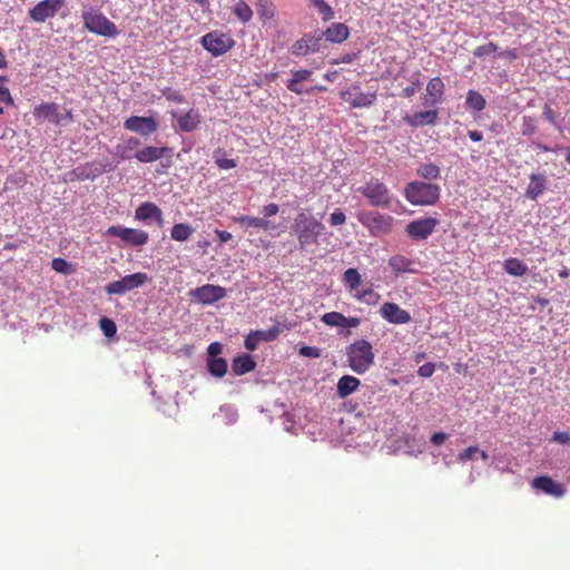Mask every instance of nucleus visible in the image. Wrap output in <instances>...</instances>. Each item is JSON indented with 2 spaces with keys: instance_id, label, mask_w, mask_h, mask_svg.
<instances>
[{
  "instance_id": "nucleus-35",
  "label": "nucleus",
  "mask_w": 570,
  "mask_h": 570,
  "mask_svg": "<svg viewBox=\"0 0 570 570\" xmlns=\"http://www.w3.org/2000/svg\"><path fill=\"white\" fill-rule=\"evenodd\" d=\"M416 174L425 180L438 179L441 175V169L438 165L432 163L421 164L416 168Z\"/></svg>"
},
{
  "instance_id": "nucleus-17",
  "label": "nucleus",
  "mask_w": 570,
  "mask_h": 570,
  "mask_svg": "<svg viewBox=\"0 0 570 570\" xmlns=\"http://www.w3.org/2000/svg\"><path fill=\"white\" fill-rule=\"evenodd\" d=\"M135 219L140 222L155 220L159 227L164 225L161 209L156 204L149 202H145L136 208Z\"/></svg>"
},
{
  "instance_id": "nucleus-12",
  "label": "nucleus",
  "mask_w": 570,
  "mask_h": 570,
  "mask_svg": "<svg viewBox=\"0 0 570 570\" xmlns=\"http://www.w3.org/2000/svg\"><path fill=\"white\" fill-rule=\"evenodd\" d=\"M159 122L153 116H131L124 121V128L140 136L148 137L158 130Z\"/></svg>"
},
{
  "instance_id": "nucleus-28",
  "label": "nucleus",
  "mask_w": 570,
  "mask_h": 570,
  "mask_svg": "<svg viewBox=\"0 0 570 570\" xmlns=\"http://www.w3.org/2000/svg\"><path fill=\"white\" fill-rule=\"evenodd\" d=\"M35 116L38 119L48 120L51 124L60 125L61 118L58 112V105L56 104H42L35 109Z\"/></svg>"
},
{
  "instance_id": "nucleus-31",
  "label": "nucleus",
  "mask_w": 570,
  "mask_h": 570,
  "mask_svg": "<svg viewBox=\"0 0 570 570\" xmlns=\"http://www.w3.org/2000/svg\"><path fill=\"white\" fill-rule=\"evenodd\" d=\"M235 220L242 226L263 229L265 232H268V230H272L275 228V225L271 220H267V219L261 218V217H252V216L242 215L239 217H236Z\"/></svg>"
},
{
  "instance_id": "nucleus-63",
  "label": "nucleus",
  "mask_w": 570,
  "mask_h": 570,
  "mask_svg": "<svg viewBox=\"0 0 570 570\" xmlns=\"http://www.w3.org/2000/svg\"><path fill=\"white\" fill-rule=\"evenodd\" d=\"M222 412H226L228 414L229 421L235 422L237 417V413L229 406H225L220 409Z\"/></svg>"
},
{
  "instance_id": "nucleus-22",
  "label": "nucleus",
  "mask_w": 570,
  "mask_h": 570,
  "mask_svg": "<svg viewBox=\"0 0 570 570\" xmlns=\"http://www.w3.org/2000/svg\"><path fill=\"white\" fill-rule=\"evenodd\" d=\"M389 266L395 273V275L410 273H417V269L414 267L415 262L410 259L401 254L393 255L389 258Z\"/></svg>"
},
{
  "instance_id": "nucleus-18",
  "label": "nucleus",
  "mask_w": 570,
  "mask_h": 570,
  "mask_svg": "<svg viewBox=\"0 0 570 570\" xmlns=\"http://www.w3.org/2000/svg\"><path fill=\"white\" fill-rule=\"evenodd\" d=\"M534 489L542 491L546 494L554 498H561L566 493V488L549 476H538L532 481Z\"/></svg>"
},
{
  "instance_id": "nucleus-55",
  "label": "nucleus",
  "mask_w": 570,
  "mask_h": 570,
  "mask_svg": "<svg viewBox=\"0 0 570 570\" xmlns=\"http://www.w3.org/2000/svg\"><path fill=\"white\" fill-rule=\"evenodd\" d=\"M552 441L561 443V444H568V443H570V433L557 431L552 435Z\"/></svg>"
},
{
  "instance_id": "nucleus-59",
  "label": "nucleus",
  "mask_w": 570,
  "mask_h": 570,
  "mask_svg": "<svg viewBox=\"0 0 570 570\" xmlns=\"http://www.w3.org/2000/svg\"><path fill=\"white\" fill-rule=\"evenodd\" d=\"M446 434L443 432H436L431 436V442L435 445H441L446 440Z\"/></svg>"
},
{
  "instance_id": "nucleus-1",
  "label": "nucleus",
  "mask_w": 570,
  "mask_h": 570,
  "mask_svg": "<svg viewBox=\"0 0 570 570\" xmlns=\"http://www.w3.org/2000/svg\"><path fill=\"white\" fill-rule=\"evenodd\" d=\"M441 187L436 184L413 180L404 187L405 199L414 206H432L438 203Z\"/></svg>"
},
{
  "instance_id": "nucleus-24",
  "label": "nucleus",
  "mask_w": 570,
  "mask_h": 570,
  "mask_svg": "<svg viewBox=\"0 0 570 570\" xmlns=\"http://www.w3.org/2000/svg\"><path fill=\"white\" fill-rule=\"evenodd\" d=\"M444 92V83L441 78H432L426 86V98L424 101L425 106H434L440 102L441 97Z\"/></svg>"
},
{
  "instance_id": "nucleus-61",
  "label": "nucleus",
  "mask_w": 570,
  "mask_h": 570,
  "mask_svg": "<svg viewBox=\"0 0 570 570\" xmlns=\"http://www.w3.org/2000/svg\"><path fill=\"white\" fill-rule=\"evenodd\" d=\"M500 57L507 58L510 60H515L518 58V52L515 49H508L499 53Z\"/></svg>"
},
{
  "instance_id": "nucleus-45",
  "label": "nucleus",
  "mask_w": 570,
  "mask_h": 570,
  "mask_svg": "<svg viewBox=\"0 0 570 570\" xmlns=\"http://www.w3.org/2000/svg\"><path fill=\"white\" fill-rule=\"evenodd\" d=\"M357 298L366 302L367 304H375L379 301L380 295L374 293L372 289H364L357 295Z\"/></svg>"
},
{
  "instance_id": "nucleus-54",
  "label": "nucleus",
  "mask_w": 570,
  "mask_h": 570,
  "mask_svg": "<svg viewBox=\"0 0 570 570\" xmlns=\"http://www.w3.org/2000/svg\"><path fill=\"white\" fill-rule=\"evenodd\" d=\"M215 163L220 169H232L236 167V161L229 158H217L215 156Z\"/></svg>"
},
{
  "instance_id": "nucleus-10",
  "label": "nucleus",
  "mask_w": 570,
  "mask_h": 570,
  "mask_svg": "<svg viewBox=\"0 0 570 570\" xmlns=\"http://www.w3.org/2000/svg\"><path fill=\"white\" fill-rule=\"evenodd\" d=\"M439 220L433 217H424L410 222L405 227L407 236L414 240H425L435 230Z\"/></svg>"
},
{
  "instance_id": "nucleus-21",
  "label": "nucleus",
  "mask_w": 570,
  "mask_h": 570,
  "mask_svg": "<svg viewBox=\"0 0 570 570\" xmlns=\"http://www.w3.org/2000/svg\"><path fill=\"white\" fill-rule=\"evenodd\" d=\"M548 187L547 176L542 173L531 174L530 183L525 190V197L535 200Z\"/></svg>"
},
{
  "instance_id": "nucleus-5",
  "label": "nucleus",
  "mask_w": 570,
  "mask_h": 570,
  "mask_svg": "<svg viewBox=\"0 0 570 570\" xmlns=\"http://www.w3.org/2000/svg\"><path fill=\"white\" fill-rule=\"evenodd\" d=\"M357 191L366 197L372 206L383 208L390 207V190L386 185L379 179H371L365 185L358 187Z\"/></svg>"
},
{
  "instance_id": "nucleus-46",
  "label": "nucleus",
  "mask_w": 570,
  "mask_h": 570,
  "mask_svg": "<svg viewBox=\"0 0 570 570\" xmlns=\"http://www.w3.org/2000/svg\"><path fill=\"white\" fill-rule=\"evenodd\" d=\"M51 266L58 273L67 274L69 272V263L63 258H53Z\"/></svg>"
},
{
  "instance_id": "nucleus-6",
  "label": "nucleus",
  "mask_w": 570,
  "mask_h": 570,
  "mask_svg": "<svg viewBox=\"0 0 570 570\" xmlns=\"http://www.w3.org/2000/svg\"><path fill=\"white\" fill-rule=\"evenodd\" d=\"M148 281V275L146 273H134L124 276L119 281L111 282L106 285L105 291L110 295H124L127 292L136 289Z\"/></svg>"
},
{
  "instance_id": "nucleus-48",
  "label": "nucleus",
  "mask_w": 570,
  "mask_h": 570,
  "mask_svg": "<svg viewBox=\"0 0 570 570\" xmlns=\"http://www.w3.org/2000/svg\"><path fill=\"white\" fill-rule=\"evenodd\" d=\"M299 354L305 357L318 358L321 356V350L315 346H303L299 348Z\"/></svg>"
},
{
  "instance_id": "nucleus-41",
  "label": "nucleus",
  "mask_w": 570,
  "mask_h": 570,
  "mask_svg": "<svg viewBox=\"0 0 570 570\" xmlns=\"http://www.w3.org/2000/svg\"><path fill=\"white\" fill-rule=\"evenodd\" d=\"M498 50L497 45L493 42H488L485 45L479 46L474 49L473 55L474 57L482 58L485 56H490L491 53L495 52Z\"/></svg>"
},
{
  "instance_id": "nucleus-64",
  "label": "nucleus",
  "mask_w": 570,
  "mask_h": 570,
  "mask_svg": "<svg viewBox=\"0 0 570 570\" xmlns=\"http://www.w3.org/2000/svg\"><path fill=\"white\" fill-rule=\"evenodd\" d=\"M415 92H416V87H415V85H412V86H409V87L404 88V89H403L402 95H403V97H405V98H410V97H412Z\"/></svg>"
},
{
  "instance_id": "nucleus-44",
  "label": "nucleus",
  "mask_w": 570,
  "mask_h": 570,
  "mask_svg": "<svg viewBox=\"0 0 570 570\" xmlns=\"http://www.w3.org/2000/svg\"><path fill=\"white\" fill-rule=\"evenodd\" d=\"M163 95L166 97L167 100L173 102L181 104L185 100L184 96L179 91L174 90L171 88H166L163 91Z\"/></svg>"
},
{
  "instance_id": "nucleus-20",
  "label": "nucleus",
  "mask_w": 570,
  "mask_h": 570,
  "mask_svg": "<svg viewBox=\"0 0 570 570\" xmlns=\"http://www.w3.org/2000/svg\"><path fill=\"white\" fill-rule=\"evenodd\" d=\"M350 35L348 27L342 22L332 23L325 31L320 33L323 40L332 43H342Z\"/></svg>"
},
{
  "instance_id": "nucleus-40",
  "label": "nucleus",
  "mask_w": 570,
  "mask_h": 570,
  "mask_svg": "<svg viewBox=\"0 0 570 570\" xmlns=\"http://www.w3.org/2000/svg\"><path fill=\"white\" fill-rule=\"evenodd\" d=\"M99 324L106 337H112L116 335L117 326L112 320L104 317L100 320Z\"/></svg>"
},
{
  "instance_id": "nucleus-39",
  "label": "nucleus",
  "mask_w": 570,
  "mask_h": 570,
  "mask_svg": "<svg viewBox=\"0 0 570 570\" xmlns=\"http://www.w3.org/2000/svg\"><path fill=\"white\" fill-rule=\"evenodd\" d=\"M343 281L350 289L357 288L362 283V277L357 269L348 268L343 274Z\"/></svg>"
},
{
  "instance_id": "nucleus-26",
  "label": "nucleus",
  "mask_w": 570,
  "mask_h": 570,
  "mask_svg": "<svg viewBox=\"0 0 570 570\" xmlns=\"http://www.w3.org/2000/svg\"><path fill=\"white\" fill-rule=\"evenodd\" d=\"M438 119L436 110L419 111L404 118L405 122L411 127H423L426 125H434Z\"/></svg>"
},
{
  "instance_id": "nucleus-8",
  "label": "nucleus",
  "mask_w": 570,
  "mask_h": 570,
  "mask_svg": "<svg viewBox=\"0 0 570 570\" xmlns=\"http://www.w3.org/2000/svg\"><path fill=\"white\" fill-rule=\"evenodd\" d=\"M65 6V0H41L28 10L29 19L36 23H43L57 16Z\"/></svg>"
},
{
  "instance_id": "nucleus-23",
  "label": "nucleus",
  "mask_w": 570,
  "mask_h": 570,
  "mask_svg": "<svg viewBox=\"0 0 570 570\" xmlns=\"http://www.w3.org/2000/svg\"><path fill=\"white\" fill-rule=\"evenodd\" d=\"M140 146V140L137 137H129L122 142H119L115 146L111 154L118 157L120 160L130 159L134 157L132 151Z\"/></svg>"
},
{
  "instance_id": "nucleus-42",
  "label": "nucleus",
  "mask_w": 570,
  "mask_h": 570,
  "mask_svg": "<svg viewBox=\"0 0 570 570\" xmlns=\"http://www.w3.org/2000/svg\"><path fill=\"white\" fill-rule=\"evenodd\" d=\"M479 452L480 449L476 445H471L459 453L458 460L461 462L474 460Z\"/></svg>"
},
{
  "instance_id": "nucleus-29",
  "label": "nucleus",
  "mask_w": 570,
  "mask_h": 570,
  "mask_svg": "<svg viewBox=\"0 0 570 570\" xmlns=\"http://www.w3.org/2000/svg\"><path fill=\"white\" fill-rule=\"evenodd\" d=\"M255 366L256 362L250 354L238 355L232 362V371L235 375H244L253 371Z\"/></svg>"
},
{
  "instance_id": "nucleus-14",
  "label": "nucleus",
  "mask_w": 570,
  "mask_h": 570,
  "mask_svg": "<svg viewBox=\"0 0 570 570\" xmlns=\"http://www.w3.org/2000/svg\"><path fill=\"white\" fill-rule=\"evenodd\" d=\"M191 296L205 305L214 304L226 296V289L219 285L206 284L191 291Z\"/></svg>"
},
{
  "instance_id": "nucleus-9",
  "label": "nucleus",
  "mask_w": 570,
  "mask_h": 570,
  "mask_svg": "<svg viewBox=\"0 0 570 570\" xmlns=\"http://www.w3.org/2000/svg\"><path fill=\"white\" fill-rule=\"evenodd\" d=\"M106 234L108 236H115L120 238L126 245L130 246H142L147 244L149 239V235L147 232L141 229H135L129 227H124L121 225L110 226Z\"/></svg>"
},
{
  "instance_id": "nucleus-11",
  "label": "nucleus",
  "mask_w": 570,
  "mask_h": 570,
  "mask_svg": "<svg viewBox=\"0 0 570 570\" xmlns=\"http://www.w3.org/2000/svg\"><path fill=\"white\" fill-rule=\"evenodd\" d=\"M358 220L362 225L366 226L372 234H386L392 227L393 217L377 212H368L361 214Z\"/></svg>"
},
{
  "instance_id": "nucleus-33",
  "label": "nucleus",
  "mask_w": 570,
  "mask_h": 570,
  "mask_svg": "<svg viewBox=\"0 0 570 570\" xmlns=\"http://www.w3.org/2000/svg\"><path fill=\"white\" fill-rule=\"evenodd\" d=\"M503 269L511 276L521 277L527 274L528 266L518 258H508L503 263Z\"/></svg>"
},
{
  "instance_id": "nucleus-15",
  "label": "nucleus",
  "mask_w": 570,
  "mask_h": 570,
  "mask_svg": "<svg viewBox=\"0 0 570 570\" xmlns=\"http://www.w3.org/2000/svg\"><path fill=\"white\" fill-rule=\"evenodd\" d=\"M342 99L353 108H365L372 106L376 100L375 92H363L358 87H353L342 94Z\"/></svg>"
},
{
  "instance_id": "nucleus-27",
  "label": "nucleus",
  "mask_w": 570,
  "mask_h": 570,
  "mask_svg": "<svg viewBox=\"0 0 570 570\" xmlns=\"http://www.w3.org/2000/svg\"><path fill=\"white\" fill-rule=\"evenodd\" d=\"M173 117L176 118L177 124L180 130L189 132L193 131L198 124L200 122V116L198 111L190 109L186 114H173Z\"/></svg>"
},
{
  "instance_id": "nucleus-50",
  "label": "nucleus",
  "mask_w": 570,
  "mask_h": 570,
  "mask_svg": "<svg viewBox=\"0 0 570 570\" xmlns=\"http://www.w3.org/2000/svg\"><path fill=\"white\" fill-rule=\"evenodd\" d=\"M299 83L301 82H295L293 79H289L286 87L296 95L311 94L313 91V89L305 90Z\"/></svg>"
},
{
  "instance_id": "nucleus-37",
  "label": "nucleus",
  "mask_w": 570,
  "mask_h": 570,
  "mask_svg": "<svg viewBox=\"0 0 570 570\" xmlns=\"http://www.w3.org/2000/svg\"><path fill=\"white\" fill-rule=\"evenodd\" d=\"M283 330L284 326H282L281 324H276L268 330H257L254 332L255 336L258 338L259 342H273L279 336Z\"/></svg>"
},
{
  "instance_id": "nucleus-52",
  "label": "nucleus",
  "mask_w": 570,
  "mask_h": 570,
  "mask_svg": "<svg viewBox=\"0 0 570 570\" xmlns=\"http://www.w3.org/2000/svg\"><path fill=\"white\" fill-rule=\"evenodd\" d=\"M4 77H0V81H4ZM0 101L4 102L7 105H12V97L10 95V91L7 87L0 85Z\"/></svg>"
},
{
  "instance_id": "nucleus-3",
  "label": "nucleus",
  "mask_w": 570,
  "mask_h": 570,
  "mask_svg": "<svg viewBox=\"0 0 570 570\" xmlns=\"http://www.w3.org/2000/svg\"><path fill=\"white\" fill-rule=\"evenodd\" d=\"M324 225L313 216L304 213L298 214L295 218L293 229L297 235L301 249H306L311 245L317 244L318 236L324 230Z\"/></svg>"
},
{
  "instance_id": "nucleus-36",
  "label": "nucleus",
  "mask_w": 570,
  "mask_h": 570,
  "mask_svg": "<svg viewBox=\"0 0 570 570\" xmlns=\"http://www.w3.org/2000/svg\"><path fill=\"white\" fill-rule=\"evenodd\" d=\"M194 233V228L184 223L175 224L170 232V237L177 242L187 240Z\"/></svg>"
},
{
  "instance_id": "nucleus-2",
  "label": "nucleus",
  "mask_w": 570,
  "mask_h": 570,
  "mask_svg": "<svg viewBox=\"0 0 570 570\" xmlns=\"http://www.w3.org/2000/svg\"><path fill=\"white\" fill-rule=\"evenodd\" d=\"M81 19L85 28L91 33L108 38H115L119 35L117 26L91 6L82 7Z\"/></svg>"
},
{
  "instance_id": "nucleus-38",
  "label": "nucleus",
  "mask_w": 570,
  "mask_h": 570,
  "mask_svg": "<svg viewBox=\"0 0 570 570\" xmlns=\"http://www.w3.org/2000/svg\"><path fill=\"white\" fill-rule=\"evenodd\" d=\"M233 12L243 23L249 22L253 18V10L244 0L235 3Z\"/></svg>"
},
{
  "instance_id": "nucleus-30",
  "label": "nucleus",
  "mask_w": 570,
  "mask_h": 570,
  "mask_svg": "<svg viewBox=\"0 0 570 570\" xmlns=\"http://www.w3.org/2000/svg\"><path fill=\"white\" fill-rule=\"evenodd\" d=\"M361 382L358 379L352 375H343L336 385L337 395L341 399H345L357 390Z\"/></svg>"
},
{
  "instance_id": "nucleus-62",
  "label": "nucleus",
  "mask_w": 570,
  "mask_h": 570,
  "mask_svg": "<svg viewBox=\"0 0 570 570\" xmlns=\"http://www.w3.org/2000/svg\"><path fill=\"white\" fill-rule=\"evenodd\" d=\"M468 136L472 141L475 142L481 141L483 139V134L479 130H471L469 131Z\"/></svg>"
},
{
  "instance_id": "nucleus-19",
  "label": "nucleus",
  "mask_w": 570,
  "mask_h": 570,
  "mask_svg": "<svg viewBox=\"0 0 570 570\" xmlns=\"http://www.w3.org/2000/svg\"><path fill=\"white\" fill-rule=\"evenodd\" d=\"M322 322L331 327L351 328L360 325V318L346 317L338 312H328L322 316Z\"/></svg>"
},
{
  "instance_id": "nucleus-13",
  "label": "nucleus",
  "mask_w": 570,
  "mask_h": 570,
  "mask_svg": "<svg viewBox=\"0 0 570 570\" xmlns=\"http://www.w3.org/2000/svg\"><path fill=\"white\" fill-rule=\"evenodd\" d=\"M323 47V36L315 33H306L296 40L291 48V53L296 57L306 56L321 51Z\"/></svg>"
},
{
  "instance_id": "nucleus-49",
  "label": "nucleus",
  "mask_w": 570,
  "mask_h": 570,
  "mask_svg": "<svg viewBox=\"0 0 570 570\" xmlns=\"http://www.w3.org/2000/svg\"><path fill=\"white\" fill-rule=\"evenodd\" d=\"M259 344L258 338L255 336V332L252 331L244 341V346L248 351H255Z\"/></svg>"
},
{
  "instance_id": "nucleus-16",
  "label": "nucleus",
  "mask_w": 570,
  "mask_h": 570,
  "mask_svg": "<svg viewBox=\"0 0 570 570\" xmlns=\"http://www.w3.org/2000/svg\"><path fill=\"white\" fill-rule=\"evenodd\" d=\"M380 315L391 324L401 325L411 321L410 313L392 302H386L381 306Z\"/></svg>"
},
{
  "instance_id": "nucleus-4",
  "label": "nucleus",
  "mask_w": 570,
  "mask_h": 570,
  "mask_svg": "<svg viewBox=\"0 0 570 570\" xmlns=\"http://www.w3.org/2000/svg\"><path fill=\"white\" fill-rule=\"evenodd\" d=\"M348 365L357 374H364L374 364L375 355L371 343L366 340H357L347 347Z\"/></svg>"
},
{
  "instance_id": "nucleus-47",
  "label": "nucleus",
  "mask_w": 570,
  "mask_h": 570,
  "mask_svg": "<svg viewBox=\"0 0 570 570\" xmlns=\"http://www.w3.org/2000/svg\"><path fill=\"white\" fill-rule=\"evenodd\" d=\"M293 73V77L291 79H293L295 82H303V81H307L311 76H312V70H308V69H299V70H295L292 72Z\"/></svg>"
},
{
  "instance_id": "nucleus-25",
  "label": "nucleus",
  "mask_w": 570,
  "mask_h": 570,
  "mask_svg": "<svg viewBox=\"0 0 570 570\" xmlns=\"http://www.w3.org/2000/svg\"><path fill=\"white\" fill-rule=\"evenodd\" d=\"M168 151L167 147L147 146L134 154V157L140 163H153L163 158Z\"/></svg>"
},
{
  "instance_id": "nucleus-60",
  "label": "nucleus",
  "mask_w": 570,
  "mask_h": 570,
  "mask_svg": "<svg viewBox=\"0 0 570 570\" xmlns=\"http://www.w3.org/2000/svg\"><path fill=\"white\" fill-rule=\"evenodd\" d=\"M215 234L218 237L220 243H227V242H229L233 238L232 234L229 232H226V230L216 229Z\"/></svg>"
},
{
  "instance_id": "nucleus-51",
  "label": "nucleus",
  "mask_w": 570,
  "mask_h": 570,
  "mask_svg": "<svg viewBox=\"0 0 570 570\" xmlns=\"http://www.w3.org/2000/svg\"><path fill=\"white\" fill-rule=\"evenodd\" d=\"M345 220H346V216H345V214L342 210H335L330 216V224L332 226L342 225V224L345 223Z\"/></svg>"
},
{
  "instance_id": "nucleus-56",
  "label": "nucleus",
  "mask_w": 570,
  "mask_h": 570,
  "mask_svg": "<svg viewBox=\"0 0 570 570\" xmlns=\"http://www.w3.org/2000/svg\"><path fill=\"white\" fill-rule=\"evenodd\" d=\"M223 346L218 342H213L209 344L207 348L208 357H218V355L222 353Z\"/></svg>"
},
{
  "instance_id": "nucleus-34",
  "label": "nucleus",
  "mask_w": 570,
  "mask_h": 570,
  "mask_svg": "<svg viewBox=\"0 0 570 570\" xmlns=\"http://www.w3.org/2000/svg\"><path fill=\"white\" fill-rule=\"evenodd\" d=\"M465 105L469 109L480 112L485 108L487 101L480 92L471 89L466 94Z\"/></svg>"
},
{
  "instance_id": "nucleus-57",
  "label": "nucleus",
  "mask_w": 570,
  "mask_h": 570,
  "mask_svg": "<svg viewBox=\"0 0 570 570\" xmlns=\"http://www.w3.org/2000/svg\"><path fill=\"white\" fill-rule=\"evenodd\" d=\"M279 212L277 204L271 203L263 207L262 213L265 217L275 216Z\"/></svg>"
},
{
  "instance_id": "nucleus-58",
  "label": "nucleus",
  "mask_w": 570,
  "mask_h": 570,
  "mask_svg": "<svg viewBox=\"0 0 570 570\" xmlns=\"http://www.w3.org/2000/svg\"><path fill=\"white\" fill-rule=\"evenodd\" d=\"M535 129V126L533 124V119L531 117H523V128H522V134L523 135H529V134H532Z\"/></svg>"
},
{
  "instance_id": "nucleus-53",
  "label": "nucleus",
  "mask_w": 570,
  "mask_h": 570,
  "mask_svg": "<svg viewBox=\"0 0 570 570\" xmlns=\"http://www.w3.org/2000/svg\"><path fill=\"white\" fill-rule=\"evenodd\" d=\"M434 371L435 365L433 363H425L419 367L417 374L422 377H430L433 375Z\"/></svg>"
},
{
  "instance_id": "nucleus-7",
  "label": "nucleus",
  "mask_w": 570,
  "mask_h": 570,
  "mask_svg": "<svg viewBox=\"0 0 570 570\" xmlns=\"http://www.w3.org/2000/svg\"><path fill=\"white\" fill-rule=\"evenodd\" d=\"M200 43L214 57H218L229 51L234 47L235 41L225 33L213 31L203 36Z\"/></svg>"
},
{
  "instance_id": "nucleus-43",
  "label": "nucleus",
  "mask_w": 570,
  "mask_h": 570,
  "mask_svg": "<svg viewBox=\"0 0 570 570\" xmlns=\"http://www.w3.org/2000/svg\"><path fill=\"white\" fill-rule=\"evenodd\" d=\"M318 13L322 16V19L324 21H327V20H331L334 18V11L332 9V7L326 2L324 1L323 3H320L318 7H316Z\"/></svg>"
},
{
  "instance_id": "nucleus-32",
  "label": "nucleus",
  "mask_w": 570,
  "mask_h": 570,
  "mask_svg": "<svg viewBox=\"0 0 570 570\" xmlns=\"http://www.w3.org/2000/svg\"><path fill=\"white\" fill-rule=\"evenodd\" d=\"M207 370L213 376L220 379L228 370L227 361L223 357H207Z\"/></svg>"
}]
</instances>
